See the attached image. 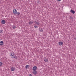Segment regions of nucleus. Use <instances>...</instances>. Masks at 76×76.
Returning <instances> with one entry per match:
<instances>
[{"mask_svg":"<svg viewBox=\"0 0 76 76\" xmlns=\"http://www.w3.org/2000/svg\"><path fill=\"white\" fill-rule=\"evenodd\" d=\"M28 23L29 25H31L33 23V22L32 21H29L28 22Z\"/></svg>","mask_w":76,"mask_h":76,"instance_id":"f8f14e48","label":"nucleus"},{"mask_svg":"<svg viewBox=\"0 0 76 76\" xmlns=\"http://www.w3.org/2000/svg\"><path fill=\"white\" fill-rule=\"evenodd\" d=\"M34 23L36 24V25H39V23L37 22H35Z\"/></svg>","mask_w":76,"mask_h":76,"instance_id":"ddd939ff","label":"nucleus"},{"mask_svg":"<svg viewBox=\"0 0 76 76\" xmlns=\"http://www.w3.org/2000/svg\"><path fill=\"white\" fill-rule=\"evenodd\" d=\"M10 56L12 58H15L16 57V55L13 52H11L10 53Z\"/></svg>","mask_w":76,"mask_h":76,"instance_id":"f257e3e1","label":"nucleus"},{"mask_svg":"<svg viewBox=\"0 0 76 76\" xmlns=\"http://www.w3.org/2000/svg\"><path fill=\"white\" fill-rule=\"evenodd\" d=\"M44 61H45V62H48V59H45L44 60Z\"/></svg>","mask_w":76,"mask_h":76,"instance_id":"4468645a","label":"nucleus"},{"mask_svg":"<svg viewBox=\"0 0 76 76\" xmlns=\"http://www.w3.org/2000/svg\"><path fill=\"white\" fill-rule=\"evenodd\" d=\"M39 31L40 32H43V29L42 28H39Z\"/></svg>","mask_w":76,"mask_h":76,"instance_id":"9b49d317","label":"nucleus"},{"mask_svg":"<svg viewBox=\"0 0 76 76\" xmlns=\"http://www.w3.org/2000/svg\"><path fill=\"white\" fill-rule=\"evenodd\" d=\"M3 65V63L0 62V66H1Z\"/></svg>","mask_w":76,"mask_h":76,"instance_id":"2eb2a0df","label":"nucleus"},{"mask_svg":"<svg viewBox=\"0 0 76 76\" xmlns=\"http://www.w3.org/2000/svg\"><path fill=\"white\" fill-rule=\"evenodd\" d=\"M13 29H15L16 28V26H14L13 27H12Z\"/></svg>","mask_w":76,"mask_h":76,"instance_id":"a211bd4d","label":"nucleus"},{"mask_svg":"<svg viewBox=\"0 0 76 76\" xmlns=\"http://www.w3.org/2000/svg\"><path fill=\"white\" fill-rule=\"evenodd\" d=\"M37 69V67L36 66H34L33 68V70H36Z\"/></svg>","mask_w":76,"mask_h":76,"instance_id":"39448f33","label":"nucleus"},{"mask_svg":"<svg viewBox=\"0 0 76 76\" xmlns=\"http://www.w3.org/2000/svg\"><path fill=\"white\" fill-rule=\"evenodd\" d=\"M15 70V68L13 67H12L11 68V71H14Z\"/></svg>","mask_w":76,"mask_h":76,"instance_id":"423d86ee","label":"nucleus"},{"mask_svg":"<svg viewBox=\"0 0 76 76\" xmlns=\"http://www.w3.org/2000/svg\"><path fill=\"white\" fill-rule=\"evenodd\" d=\"M17 58H15V59H17Z\"/></svg>","mask_w":76,"mask_h":76,"instance_id":"5701e85b","label":"nucleus"},{"mask_svg":"<svg viewBox=\"0 0 76 76\" xmlns=\"http://www.w3.org/2000/svg\"><path fill=\"white\" fill-rule=\"evenodd\" d=\"M25 67H26V69H27L28 68H29V65H26Z\"/></svg>","mask_w":76,"mask_h":76,"instance_id":"9d476101","label":"nucleus"},{"mask_svg":"<svg viewBox=\"0 0 76 76\" xmlns=\"http://www.w3.org/2000/svg\"><path fill=\"white\" fill-rule=\"evenodd\" d=\"M29 76H32V75H31V74H30L29 75Z\"/></svg>","mask_w":76,"mask_h":76,"instance_id":"4be33fe9","label":"nucleus"},{"mask_svg":"<svg viewBox=\"0 0 76 76\" xmlns=\"http://www.w3.org/2000/svg\"><path fill=\"white\" fill-rule=\"evenodd\" d=\"M70 12L71 13H73V14H75V11L72 10H71Z\"/></svg>","mask_w":76,"mask_h":76,"instance_id":"6e6552de","label":"nucleus"},{"mask_svg":"<svg viewBox=\"0 0 76 76\" xmlns=\"http://www.w3.org/2000/svg\"><path fill=\"white\" fill-rule=\"evenodd\" d=\"M17 14L18 15H20V13L19 12H17Z\"/></svg>","mask_w":76,"mask_h":76,"instance_id":"f3484780","label":"nucleus"},{"mask_svg":"<svg viewBox=\"0 0 76 76\" xmlns=\"http://www.w3.org/2000/svg\"><path fill=\"white\" fill-rule=\"evenodd\" d=\"M61 0H57L58 1H61Z\"/></svg>","mask_w":76,"mask_h":76,"instance_id":"412c9836","label":"nucleus"},{"mask_svg":"<svg viewBox=\"0 0 76 76\" xmlns=\"http://www.w3.org/2000/svg\"><path fill=\"white\" fill-rule=\"evenodd\" d=\"M28 0L29 1V0Z\"/></svg>","mask_w":76,"mask_h":76,"instance_id":"b1692460","label":"nucleus"},{"mask_svg":"<svg viewBox=\"0 0 76 76\" xmlns=\"http://www.w3.org/2000/svg\"><path fill=\"white\" fill-rule=\"evenodd\" d=\"M33 73L34 75H36L37 74V71H36V70H33Z\"/></svg>","mask_w":76,"mask_h":76,"instance_id":"0eeeda50","label":"nucleus"},{"mask_svg":"<svg viewBox=\"0 0 76 76\" xmlns=\"http://www.w3.org/2000/svg\"><path fill=\"white\" fill-rule=\"evenodd\" d=\"M1 23L3 24H5V23H6V21L4 20H1Z\"/></svg>","mask_w":76,"mask_h":76,"instance_id":"7ed1b4c3","label":"nucleus"},{"mask_svg":"<svg viewBox=\"0 0 76 76\" xmlns=\"http://www.w3.org/2000/svg\"><path fill=\"white\" fill-rule=\"evenodd\" d=\"M34 27L35 28H38V26H34Z\"/></svg>","mask_w":76,"mask_h":76,"instance_id":"6ab92c4d","label":"nucleus"},{"mask_svg":"<svg viewBox=\"0 0 76 76\" xmlns=\"http://www.w3.org/2000/svg\"><path fill=\"white\" fill-rule=\"evenodd\" d=\"M37 3H39V1H37Z\"/></svg>","mask_w":76,"mask_h":76,"instance_id":"aec40b11","label":"nucleus"},{"mask_svg":"<svg viewBox=\"0 0 76 76\" xmlns=\"http://www.w3.org/2000/svg\"><path fill=\"white\" fill-rule=\"evenodd\" d=\"M13 12L14 14H15V15H17V10H16V9H14L13 11Z\"/></svg>","mask_w":76,"mask_h":76,"instance_id":"f03ea898","label":"nucleus"},{"mask_svg":"<svg viewBox=\"0 0 76 76\" xmlns=\"http://www.w3.org/2000/svg\"><path fill=\"white\" fill-rule=\"evenodd\" d=\"M3 45V42L1 41L0 42V45Z\"/></svg>","mask_w":76,"mask_h":76,"instance_id":"1a4fd4ad","label":"nucleus"},{"mask_svg":"<svg viewBox=\"0 0 76 76\" xmlns=\"http://www.w3.org/2000/svg\"><path fill=\"white\" fill-rule=\"evenodd\" d=\"M59 45L61 46V45H63V43L62 42H58Z\"/></svg>","mask_w":76,"mask_h":76,"instance_id":"20e7f679","label":"nucleus"},{"mask_svg":"<svg viewBox=\"0 0 76 76\" xmlns=\"http://www.w3.org/2000/svg\"><path fill=\"white\" fill-rule=\"evenodd\" d=\"M3 33V31H2V30H0V34H2Z\"/></svg>","mask_w":76,"mask_h":76,"instance_id":"dca6fc26","label":"nucleus"}]
</instances>
